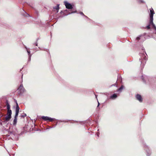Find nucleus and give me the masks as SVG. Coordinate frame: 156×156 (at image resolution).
<instances>
[{
  "instance_id": "1",
  "label": "nucleus",
  "mask_w": 156,
  "mask_h": 156,
  "mask_svg": "<svg viewBox=\"0 0 156 156\" xmlns=\"http://www.w3.org/2000/svg\"><path fill=\"white\" fill-rule=\"evenodd\" d=\"M25 90L23 85L21 84L18 89V94L19 95L22 94L25 92Z\"/></svg>"
},
{
  "instance_id": "2",
  "label": "nucleus",
  "mask_w": 156,
  "mask_h": 156,
  "mask_svg": "<svg viewBox=\"0 0 156 156\" xmlns=\"http://www.w3.org/2000/svg\"><path fill=\"white\" fill-rule=\"evenodd\" d=\"M10 108H8V112L7 116L5 117L6 121L9 120L11 118L12 115V111L10 109Z\"/></svg>"
},
{
  "instance_id": "3",
  "label": "nucleus",
  "mask_w": 156,
  "mask_h": 156,
  "mask_svg": "<svg viewBox=\"0 0 156 156\" xmlns=\"http://www.w3.org/2000/svg\"><path fill=\"white\" fill-rule=\"evenodd\" d=\"M41 118L45 121H48L49 122H52L54 119V118H51L48 116H41Z\"/></svg>"
},
{
  "instance_id": "4",
  "label": "nucleus",
  "mask_w": 156,
  "mask_h": 156,
  "mask_svg": "<svg viewBox=\"0 0 156 156\" xmlns=\"http://www.w3.org/2000/svg\"><path fill=\"white\" fill-rule=\"evenodd\" d=\"M136 97L137 100H138L140 102H142L143 99L141 95L139 94H137L136 95Z\"/></svg>"
},
{
  "instance_id": "5",
  "label": "nucleus",
  "mask_w": 156,
  "mask_h": 156,
  "mask_svg": "<svg viewBox=\"0 0 156 156\" xmlns=\"http://www.w3.org/2000/svg\"><path fill=\"white\" fill-rule=\"evenodd\" d=\"M65 5L66 8L68 9H72L73 8L72 5L66 2H65Z\"/></svg>"
},
{
  "instance_id": "6",
  "label": "nucleus",
  "mask_w": 156,
  "mask_h": 156,
  "mask_svg": "<svg viewBox=\"0 0 156 156\" xmlns=\"http://www.w3.org/2000/svg\"><path fill=\"white\" fill-rule=\"evenodd\" d=\"M153 17H150V22L149 24L150 25H152L153 27H154L156 30V28L155 27V25L153 23Z\"/></svg>"
},
{
  "instance_id": "7",
  "label": "nucleus",
  "mask_w": 156,
  "mask_h": 156,
  "mask_svg": "<svg viewBox=\"0 0 156 156\" xmlns=\"http://www.w3.org/2000/svg\"><path fill=\"white\" fill-rule=\"evenodd\" d=\"M150 17H153V15L154 14V12L153 9L152 8H151V9H150Z\"/></svg>"
},
{
  "instance_id": "8",
  "label": "nucleus",
  "mask_w": 156,
  "mask_h": 156,
  "mask_svg": "<svg viewBox=\"0 0 156 156\" xmlns=\"http://www.w3.org/2000/svg\"><path fill=\"white\" fill-rule=\"evenodd\" d=\"M117 97V95L116 94H114L112 95L111 96L110 98L112 99H115Z\"/></svg>"
},
{
  "instance_id": "9",
  "label": "nucleus",
  "mask_w": 156,
  "mask_h": 156,
  "mask_svg": "<svg viewBox=\"0 0 156 156\" xmlns=\"http://www.w3.org/2000/svg\"><path fill=\"white\" fill-rule=\"evenodd\" d=\"M20 108H16L15 117L17 118L19 112Z\"/></svg>"
},
{
  "instance_id": "10",
  "label": "nucleus",
  "mask_w": 156,
  "mask_h": 156,
  "mask_svg": "<svg viewBox=\"0 0 156 156\" xmlns=\"http://www.w3.org/2000/svg\"><path fill=\"white\" fill-rule=\"evenodd\" d=\"M17 122V118L14 117V119L13 120V124L14 125H16Z\"/></svg>"
},
{
  "instance_id": "11",
  "label": "nucleus",
  "mask_w": 156,
  "mask_h": 156,
  "mask_svg": "<svg viewBox=\"0 0 156 156\" xmlns=\"http://www.w3.org/2000/svg\"><path fill=\"white\" fill-rule=\"evenodd\" d=\"M59 5H58L57 6H56L54 8V9H55L56 10H57V12H58V10L59 9Z\"/></svg>"
},
{
  "instance_id": "12",
  "label": "nucleus",
  "mask_w": 156,
  "mask_h": 156,
  "mask_svg": "<svg viewBox=\"0 0 156 156\" xmlns=\"http://www.w3.org/2000/svg\"><path fill=\"white\" fill-rule=\"evenodd\" d=\"M6 107H7V108L10 107V106L9 105V104L7 100H6Z\"/></svg>"
},
{
  "instance_id": "13",
  "label": "nucleus",
  "mask_w": 156,
  "mask_h": 156,
  "mask_svg": "<svg viewBox=\"0 0 156 156\" xmlns=\"http://www.w3.org/2000/svg\"><path fill=\"white\" fill-rule=\"evenodd\" d=\"M27 115L26 114H25V113H23V114H22L21 115V117H25Z\"/></svg>"
},
{
  "instance_id": "14",
  "label": "nucleus",
  "mask_w": 156,
  "mask_h": 156,
  "mask_svg": "<svg viewBox=\"0 0 156 156\" xmlns=\"http://www.w3.org/2000/svg\"><path fill=\"white\" fill-rule=\"evenodd\" d=\"M123 88V87L122 86L121 87H120L118 89L119 91H121L122 90Z\"/></svg>"
},
{
  "instance_id": "15",
  "label": "nucleus",
  "mask_w": 156,
  "mask_h": 156,
  "mask_svg": "<svg viewBox=\"0 0 156 156\" xmlns=\"http://www.w3.org/2000/svg\"><path fill=\"white\" fill-rule=\"evenodd\" d=\"M141 37V36H140L139 37H137L136 38V39L137 40H140V37Z\"/></svg>"
},
{
  "instance_id": "16",
  "label": "nucleus",
  "mask_w": 156,
  "mask_h": 156,
  "mask_svg": "<svg viewBox=\"0 0 156 156\" xmlns=\"http://www.w3.org/2000/svg\"><path fill=\"white\" fill-rule=\"evenodd\" d=\"M150 25H148L147 26V28L148 29H150Z\"/></svg>"
},
{
  "instance_id": "17",
  "label": "nucleus",
  "mask_w": 156,
  "mask_h": 156,
  "mask_svg": "<svg viewBox=\"0 0 156 156\" xmlns=\"http://www.w3.org/2000/svg\"><path fill=\"white\" fill-rule=\"evenodd\" d=\"M25 14H26L25 16L26 17H27L29 16V14H27V13H25Z\"/></svg>"
},
{
  "instance_id": "18",
  "label": "nucleus",
  "mask_w": 156,
  "mask_h": 156,
  "mask_svg": "<svg viewBox=\"0 0 156 156\" xmlns=\"http://www.w3.org/2000/svg\"><path fill=\"white\" fill-rule=\"evenodd\" d=\"M16 107H19V105L16 102Z\"/></svg>"
},
{
  "instance_id": "19",
  "label": "nucleus",
  "mask_w": 156,
  "mask_h": 156,
  "mask_svg": "<svg viewBox=\"0 0 156 156\" xmlns=\"http://www.w3.org/2000/svg\"><path fill=\"white\" fill-rule=\"evenodd\" d=\"M76 12V11H73V12H71V13H75Z\"/></svg>"
},
{
  "instance_id": "20",
  "label": "nucleus",
  "mask_w": 156,
  "mask_h": 156,
  "mask_svg": "<svg viewBox=\"0 0 156 156\" xmlns=\"http://www.w3.org/2000/svg\"><path fill=\"white\" fill-rule=\"evenodd\" d=\"M80 13V14H82V15H84V14L83 13V12H81Z\"/></svg>"
},
{
  "instance_id": "21",
  "label": "nucleus",
  "mask_w": 156,
  "mask_h": 156,
  "mask_svg": "<svg viewBox=\"0 0 156 156\" xmlns=\"http://www.w3.org/2000/svg\"><path fill=\"white\" fill-rule=\"evenodd\" d=\"M115 84H113V85H112L111 86V87H112V86H115Z\"/></svg>"
},
{
  "instance_id": "22",
  "label": "nucleus",
  "mask_w": 156,
  "mask_h": 156,
  "mask_svg": "<svg viewBox=\"0 0 156 156\" xmlns=\"http://www.w3.org/2000/svg\"><path fill=\"white\" fill-rule=\"evenodd\" d=\"M99 104L98 103V106H97V107H98L99 106Z\"/></svg>"
},
{
  "instance_id": "23",
  "label": "nucleus",
  "mask_w": 156,
  "mask_h": 156,
  "mask_svg": "<svg viewBox=\"0 0 156 156\" xmlns=\"http://www.w3.org/2000/svg\"><path fill=\"white\" fill-rule=\"evenodd\" d=\"M27 52L28 53H30V52L28 51H27Z\"/></svg>"
},
{
  "instance_id": "24",
  "label": "nucleus",
  "mask_w": 156,
  "mask_h": 156,
  "mask_svg": "<svg viewBox=\"0 0 156 156\" xmlns=\"http://www.w3.org/2000/svg\"><path fill=\"white\" fill-rule=\"evenodd\" d=\"M97 136H99V135L98 134H97Z\"/></svg>"
},
{
  "instance_id": "25",
  "label": "nucleus",
  "mask_w": 156,
  "mask_h": 156,
  "mask_svg": "<svg viewBox=\"0 0 156 156\" xmlns=\"http://www.w3.org/2000/svg\"><path fill=\"white\" fill-rule=\"evenodd\" d=\"M117 83V81L115 83L116 84Z\"/></svg>"
}]
</instances>
